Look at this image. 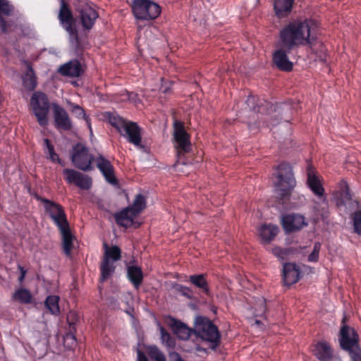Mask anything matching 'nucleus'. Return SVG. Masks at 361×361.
<instances>
[{
	"label": "nucleus",
	"instance_id": "ddd939ff",
	"mask_svg": "<svg viewBox=\"0 0 361 361\" xmlns=\"http://www.w3.org/2000/svg\"><path fill=\"white\" fill-rule=\"evenodd\" d=\"M272 55V61L274 66L280 71L290 72L293 68V63L289 60L288 54L293 50H288L282 46H278Z\"/></svg>",
	"mask_w": 361,
	"mask_h": 361
},
{
	"label": "nucleus",
	"instance_id": "a18cd8bd",
	"mask_svg": "<svg viewBox=\"0 0 361 361\" xmlns=\"http://www.w3.org/2000/svg\"><path fill=\"white\" fill-rule=\"evenodd\" d=\"M258 306L259 310L258 312L255 314V316L262 317L264 316L267 310L265 300L263 299L260 300L259 302L258 303Z\"/></svg>",
	"mask_w": 361,
	"mask_h": 361
},
{
	"label": "nucleus",
	"instance_id": "2f4dec72",
	"mask_svg": "<svg viewBox=\"0 0 361 361\" xmlns=\"http://www.w3.org/2000/svg\"><path fill=\"white\" fill-rule=\"evenodd\" d=\"M13 299L21 303H30L32 300V295L28 290L20 288L13 293Z\"/></svg>",
	"mask_w": 361,
	"mask_h": 361
},
{
	"label": "nucleus",
	"instance_id": "58836bf2",
	"mask_svg": "<svg viewBox=\"0 0 361 361\" xmlns=\"http://www.w3.org/2000/svg\"><path fill=\"white\" fill-rule=\"evenodd\" d=\"M64 178L68 183H75L78 178L80 177L81 173L73 169H66L63 171Z\"/></svg>",
	"mask_w": 361,
	"mask_h": 361
},
{
	"label": "nucleus",
	"instance_id": "72a5a7b5",
	"mask_svg": "<svg viewBox=\"0 0 361 361\" xmlns=\"http://www.w3.org/2000/svg\"><path fill=\"white\" fill-rule=\"evenodd\" d=\"M66 102H67V104L69 106V109L72 112V114H73L77 118H84L86 121L89 128L90 129L91 126H90L89 119L85 113L84 109L80 106H79L78 104H75L68 100H67Z\"/></svg>",
	"mask_w": 361,
	"mask_h": 361
},
{
	"label": "nucleus",
	"instance_id": "393cba45",
	"mask_svg": "<svg viewBox=\"0 0 361 361\" xmlns=\"http://www.w3.org/2000/svg\"><path fill=\"white\" fill-rule=\"evenodd\" d=\"M279 227L271 224H264L259 229L261 240L264 243H269L272 241L279 233Z\"/></svg>",
	"mask_w": 361,
	"mask_h": 361
},
{
	"label": "nucleus",
	"instance_id": "c03bdc74",
	"mask_svg": "<svg viewBox=\"0 0 361 361\" xmlns=\"http://www.w3.org/2000/svg\"><path fill=\"white\" fill-rule=\"evenodd\" d=\"M273 254L279 258L283 259L284 257L288 254L287 250L280 247H275L272 250Z\"/></svg>",
	"mask_w": 361,
	"mask_h": 361
},
{
	"label": "nucleus",
	"instance_id": "9b49d317",
	"mask_svg": "<svg viewBox=\"0 0 361 361\" xmlns=\"http://www.w3.org/2000/svg\"><path fill=\"white\" fill-rule=\"evenodd\" d=\"M93 159V156L84 145L78 143L73 147L71 161L78 169L85 171L91 170Z\"/></svg>",
	"mask_w": 361,
	"mask_h": 361
},
{
	"label": "nucleus",
	"instance_id": "4be33fe9",
	"mask_svg": "<svg viewBox=\"0 0 361 361\" xmlns=\"http://www.w3.org/2000/svg\"><path fill=\"white\" fill-rule=\"evenodd\" d=\"M98 17L97 11L88 5H85L80 10V20L83 28L90 30L92 28Z\"/></svg>",
	"mask_w": 361,
	"mask_h": 361
},
{
	"label": "nucleus",
	"instance_id": "09e8293b",
	"mask_svg": "<svg viewBox=\"0 0 361 361\" xmlns=\"http://www.w3.org/2000/svg\"><path fill=\"white\" fill-rule=\"evenodd\" d=\"M19 269L20 270V273H21L20 276L19 278V281L21 282V281H23V280L25 278L26 271L24 270L23 267H22L21 266H19Z\"/></svg>",
	"mask_w": 361,
	"mask_h": 361
},
{
	"label": "nucleus",
	"instance_id": "ea45409f",
	"mask_svg": "<svg viewBox=\"0 0 361 361\" xmlns=\"http://www.w3.org/2000/svg\"><path fill=\"white\" fill-rule=\"evenodd\" d=\"M44 143L47 148L50 159L52 161H58L59 163H61V160L59 158L57 154L54 152V147L52 145H51L50 141L48 139H44Z\"/></svg>",
	"mask_w": 361,
	"mask_h": 361
},
{
	"label": "nucleus",
	"instance_id": "412c9836",
	"mask_svg": "<svg viewBox=\"0 0 361 361\" xmlns=\"http://www.w3.org/2000/svg\"><path fill=\"white\" fill-rule=\"evenodd\" d=\"M97 166L104 176L106 180L111 184L116 185L117 180L114 175V167L111 162L102 156L96 159Z\"/></svg>",
	"mask_w": 361,
	"mask_h": 361
},
{
	"label": "nucleus",
	"instance_id": "a211bd4d",
	"mask_svg": "<svg viewBox=\"0 0 361 361\" xmlns=\"http://www.w3.org/2000/svg\"><path fill=\"white\" fill-rule=\"evenodd\" d=\"M300 274L301 270L296 264L287 262L283 264L282 278L286 286H290L297 283Z\"/></svg>",
	"mask_w": 361,
	"mask_h": 361
},
{
	"label": "nucleus",
	"instance_id": "c9c22d12",
	"mask_svg": "<svg viewBox=\"0 0 361 361\" xmlns=\"http://www.w3.org/2000/svg\"><path fill=\"white\" fill-rule=\"evenodd\" d=\"M145 207V198L141 195H137L132 206L128 208L131 209L135 213L138 214Z\"/></svg>",
	"mask_w": 361,
	"mask_h": 361
},
{
	"label": "nucleus",
	"instance_id": "79ce46f5",
	"mask_svg": "<svg viewBox=\"0 0 361 361\" xmlns=\"http://www.w3.org/2000/svg\"><path fill=\"white\" fill-rule=\"evenodd\" d=\"M161 84L159 86V92H161L164 94H170L171 92V87L173 84V82L166 80L162 78L161 79Z\"/></svg>",
	"mask_w": 361,
	"mask_h": 361
},
{
	"label": "nucleus",
	"instance_id": "7ed1b4c3",
	"mask_svg": "<svg viewBox=\"0 0 361 361\" xmlns=\"http://www.w3.org/2000/svg\"><path fill=\"white\" fill-rule=\"evenodd\" d=\"M275 177L274 185L278 197L282 201L288 200L296 185L291 166L287 163L279 164Z\"/></svg>",
	"mask_w": 361,
	"mask_h": 361
},
{
	"label": "nucleus",
	"instance_id": "423d86ee",
	"mask_svg": "<svg viewBox=\"0 0 361 361\" xmlns=\"http://www.w3.org/2000/svg\"><path fill=\"white\" fill-rule=\"evenodd\" d=\"M130 7L137 20L148 21L158 16V4L150 0H133Z\"/></svg>",
	"mask_w": 361,
	"mask_h": 361
},
{
	"label": "nucleus",
	"instance_id": "c756f323",
	"mask_svg": "<svg viewBox=\"0 0 361 361\" xmlns=\"http://www.w3.org/2000/svg\"><path fill=\"white\" fill-rule=\"evenodd\" d=\"M24 63L26 66L27 71L23 78V84L26 88L30 90H32L37 86L36 76L31 64L27 61H24Z\"/></svg>",
	"mask_w": 361,
	"mask_h": 361
},
{
	"label": "nucleus",
	"instance_id": "de8ad7c7",
	"mask_svg": "<svg viewBox=\"0 0 361 361\" xmlns=\"http://www.w3.org/2000/svg\"><path fill=\"white\" fill-rule=\"evenodd\" d=\"M247 102V105H248L251 109H252V110H253V111H259V109H257L255 106H254V105H252V106H251V104H255V97H253V96H250V97L247 98V102Z\"/></svg>",
	"mask_w": 361,
	"mask_h": 361
},
{
	"label": "nucleus",
	"instance_id": "a19ab883",
	"mask_svg": "<svg viewBox=\"0 0 361 361\" xmlns=\"http://www.w3.org/2000/svg\"><path fill=\"white\" fill-rule=\"evenodd\" d=\"M321 249V244L315 243L312 252L308 255V261L310 262H316L319 259V253Z\"/></svg>",
	"mask_w": 361,
	"mask_h": 361
},
{
	"label": "nucleus",
	"instance_id": "cd10ccee",
	"mask_svg": "<svg viewBox=\"0 0 361 361\" xmlns=\"http://www.w3.org/2000/svg\"><path fill=\"white\" fill-rule=\"evenodd\" d=\"M128 279L133 286L138 288L143 280V274L140 267L137 266H129L127 269Z\"/></svg>",
	"mask_w": 361,
	"mask_h": 361
},
{
	"label": "nucleus",
	"instance_id": "2eb2a0df",
	"mask_svg": "<svg viewBox=\"0 0 361 361\" xmlns=\"http://www.w3.org/2000/svg\"><path fill=\"white\" fill-rule=\"evenodd\" d=\"M307 185L315 196L324 201L326 200L325 190L320 178L317 176L311 166L307 170Z\"/></svg>",
	"mask_w": 361,
	"mask_h": 361
},
{
	"label": "nucleus",
	"instance_id": "603ef678",
	"mask_svg": "<svg viewBox=\"0 0 361 361\" xmlns=\"http://www.w3.org/2000/svg\"><path fill=\"white\" fill-rule=\"evenodd\" d=\"M161 7L159 6V15L161 14Z\"/></svg>",
	"mask_w": 361,
	"mask_h": 361
},
{
	"label": "nucleus",
	"instance_id": "f03ea898",
	"mask_svg": "<svg viewBox=\"0 0 361 361\" xmlns=\"http://www.w3.org/2000/svg\"><path fill=\"white\" fill-rule=\"evenodd\" d=\"M338 337L341 349L348 353L351 360L361 361L359 334L353 327L345 324V317L342 319Z\"/></svg>",
	"mask_w": 361,
	"mask_h": 361
},
{
	"label": "nucleus",
	"instance_id": "7c9ffc66",
	"mask_svg": "<svg viewBox=\"0 0 361 361\" xmlns=\"http://www.w3.org/2000/svg\"><path fill=\"white\" fill-rule=\"evenodd\" d=\"M190 282L202 291L209 295V288L204 274H195L190 276Z\"/></svg>",
	"mask_w": 361,
	"mask_h": 361
},
{
	"label": "nucleus",
	"instance_id": "6ab92c4d",
	"mask_svg": "<svg viewBox=\"0 0 361 361\" xmlns=\"http://www.w3.org/2000/svg\"><path fill=\"white\" fill-rule=\"evenodd\" d=\"M55 126L59 130H69L72 123L68 113L58 104H53Z\"/></svg>",
	"mask_w": 361,
	"mask_h": 361
},
{
	"label": "nucleus",
	"instance_id": "8fccbe9b",
	"mask_svg": "<svg viewBox=\"0 0 361 361\" xmlns=\"http://www.w3.org/2000/svg\"><path fill=\"white\" fill-rule=\"evenodd\" d=\"M159 361H166L164 354L161 352H159Z\"/></svg>",
	"mask_w": 361,
	"mask_h": 361
},
{
	"label": "nucleus",
	"instance_id": "5701e85b",
	"mask_svg": "<svg viewBox=\"0 0 361 361\" xmlns=\"http://www.w3.org/2000/svg\"><path fill=\"white\" fill-rule=\"evenodd\" d=\"M83 72L81 63L78 60L70 61L59 68V73L63 75L76 78Z\"/></svg>",
	"mask_w": 361,
	"mask_h": 361
},
{
	"label": "nucleus",
	"instance_id": "c85d7f7f",
	"mask_svg": "<svg viewBox=\"0 0 361 361\" xmlns=\"http://www.w3.org/2000/svg\"><path fill=\"white\" fill-rule=\"evenodd\" d=\"M62 235L63 249L65 254L69 256L73 248V236L71 233L68 225L59 228Z\"/></svg>",
	"mask_w": 361,
	"mask_h": 361
},
{
	"label": "nucleus",
	"instance_id": "f257e3e1",
	"mask_svg": "<svg viewBox=\"0 0 361 361\" xmlns=\"http://www.w3.org/2000/svg\"><path fill=\"white\" fill-rule=\"evenodd\" d=\"M316 22L310 18L295 19L283 26L279 35L278 46L294 50L300 46L312 47L317 39Z\"/></svg>",
	"mask_w": 361,
	"mask_h": 361
},
{
	"label": "nucleus",
	"instance_id": "f3484780",
	"mask_svg": "<svg viewBox=\"0 0 361 361\" xmlns=\"http://www.w3.org/2000/svg\"><path fill=\"white\" fill-rule=\"evenodd\" d=\"M120 134L125 137L128 141L135 146L141 144V131L140 127L135 122L128 121L121 131Z\"/></svg>",
	"mask_w": 361,
	"mask_h": 361
},
{
	"label": "nucleus",
	"instance_id": "4c0bfd02",
	"mask_svg": "<svg viewBox=\"0 0 361 361\" xmlns=\"http://www.w3.org/2000/svg\"><path fill=\"white\" fill-rule=\"evenodd\" d=\"M74 184L81 189L88 190L91 187L92 180L87 176L80 173Z\"/></svg>",
	"mask_w": 361,
	"mask_h": 361
},
{
	"label": "nucleus",
	"instance_id": "4468645a",
	"mask_svg": "<svg viewBox=\"0 0 361 361\" xmlns=\"http://www.w3.org/2000/svg\"><path fill=\"white\" fill-rule=\"evenodd\" d=\"M312 354L319 361H334L336 358L332 345L324 340L319 341L314 345Z\"/></svg>",
	"mask_w": 361,
	"mask_h": 361
},
{
	"label": "nucleus",
	"instance_id": "6e6552de",
	"mask_svg": "<svg viewBox=\"0 0 361 361\" xmlns=\"http://www.w3.org/2000/svg\"><path fill=\"white\" fill-rule=\"evenodd\" d=\"M104 255L101 264V281H106L114 272L115 269L114 262L121 258V249L116 245L109 247L104 243Z\"/></svg>",
	"mask_w": 361,
	"mask_h": 361
},
{
	"label": "nucleus",
	"instance_id": "b1692460",
	"mask_svg": "<svg viewBox=\"0 0 361 361\" xmlns=\"http://www.w3.org/2000/svg\"><path fill=\"white\" fill-rule=\"evenodd\" d=\"M137 215V214L135 213L131 209L127 207L122 210L120 213L116 214V220L118 224L124 227H130L132 226L137 227L138 226L134 221Z\"/></svg>",
	"mask_w": 361,
	"mask_h": 361
},
{
	"label": "nucleus",
	"instance_id": "f704fd0d",
	"mask_svg": "<svg viewBox=\"0 0 361 361\" xmlns=\"http://www.w3.org/2000/svg\"><path fill=\"white\" fill-rule=\"evenodd\" d=\"M159 333L161 334V339L163 344H165L169 348H173L176 345L175 338L169 334L164 327L159 325Z\"/></svg>",
	"mask_w": 361,
	"mask_h": 361
},
{
	"label": "nucleus",
	"instance_id": "3c124183",
	"mask_svg": "<svg viewBox=\"0 0 361 361\" xmlns=\"http://www.w3.org/2000/svg\"><path fill=\"white\" fill-rule=\"evenodd\" d=\"M255 323H256L257 324H258V325H259V324H261V322H260V321H259V320H256V321H255Z\"/></svg>",
	"mask_w": 361,
	"mask_h": 361
},
{
	"label": "nucleus",
	"instance_id": "0eeeda50",
	"mask_svg": "<svg viewBox=\"0 0 361 361\" xmlns=\"http://www.w3.org/2000/svg\"><path fill=\"white\" fill-rule=\"evenodd\" d=\"M58 18L62 27L68 33L70 38L78 43V34L76 20L69 6L65 0H61Z\"/></svg>",
	"mask_w": 361,
	"mask_h": 361
},
{
	"label": "nucleus",
	"instance_id": "bb28decb",
	"mask_svg": "<svg viewBox=\"0 0 361 361\" xmlns=\"http://www.w3.org/2000/svg\"><path fill=\"white\" fill-rule=\"evenodd\" d=\"M294 0H275L274 8L279 18L288 16L291 12Z\"/></svg>",
	"mask_w": 361,
	"mask_h": 361
},
{
	"label": "nucleus",
	"instance_id": "39448f33",
	"mask_svg": "<svg viewBox=\"0 0 361 361\" xmlns=\"http://www.w3.org/2000/svg\"><path fill=\"white\" fill-rule=\"evenodd\" d=\"M194 334L211 343V348L215 350L221 343V334L218 327L208 318L199 316L195 319Z\"/></svg>",
	"mask_w": 361,
	"mask_h": 361
},
{
	"label": "nucleus",
	"instance_id": "e433bc0d",
	"mask_svg": "<svg viewBox=\"0 0 361 361\" xmlns=\"http://www.w3.org/2000/svg\"><path fill=\"white\" fill-rule=\"evenodd\" d=\"M110 123L114 126L119 133L122 130L128 121L123 119L121 117L116 115H110L109 117Z\"/></svg>",
	"mask_w": 361,
	"mask_h": 361
},
{
	"label": "nucleus",
	"instance_id": "20e7f679",
	"mask_svg": "<svg viewBox=\"0 0 361 361\" xmlns=\"http://www.w3.org/2000/svg\"><path fill=\"white\" fill-rule=\"evenodd\" d=\"M336 204L338 207L355 209L350 217L353 221L354 232L361 236V206L358 201L353 200L349 186L346 181L341 183V190L336 193Z\"/></svg>",
	"mask_w": 361,
	"mask_h": 361
},
{
	"label": "nucleus",
	"instance_id": "f8f14e48",
	"mask_svg": "<svg viewBox=\"0 0 361 361\" xmlns=\"http://www.w3.org/2000/svg\"><path fill=\"white\" fill-rule=\"evenodd\" d=\"M40 200L44 203L45 212L49 215L59 228L68 225L63 207L59 204L44 198H40Z\"/></svg>",
	"mask_w": 361,
	"mask_h": 361
},
{
	"label": "nucleus",
	"instance_id": "9d476101",
	"mask_svg": "<svg viewBox=\"0 0 361 361\" xmlns=\"http://www.w3.org/2000/svg\"><path fill=\"white\" fill-rule=\"evenodd\" d=\"M174 146L179 155H185L192 150L190 135L186 131L184 123L175 121L173 123Z\"/></svg>",
	"mask_w": 361,
	"mask_h": 361
},
{
	"label": "nucleus",
	"instance_id": "473e14b6",
	"mask_svg": "<svg viewBox=\"0 0 361 361\" xmlns=\"http://www.w3.org/2000/svg\"><path fill=\"white\" fill-rule=\"evenodd\" d=\"M59 298L56 295L48 296L45 300V306L50 313L57 314L59 313Z\"/></svg>",
	"mask_w": 361,
	"mask_h": 361
},
{
	"label": "nucleus",
	"instance_id": "dca6fc26",
	"mask_svg": "<svg viewBox=\"0 0 361 361\" xmlns=\"http://www.w3.org/2000/svg\"><path fill=\"white\" fill-rule=\"evenodd\" d=\"M307 225L305 217L300 214H290L282 218V226L287 233L299 231Z\"/></svg>",
	"mask_w": 361,
	"mask_h": 361
},
{
	"label": "nucleus",
	"instance_id": "a878e982",
	"mask_svg": "<svg viewBox=\"0 0 361 361\" xmlns=\"http://www.w3.org/2000/svg\"><path fill=\"white\" fill-rule=\"evenodd\" d=\"M147 354L151 358L158 361V350L156 346L146 345L139 343L137 348V361H148L145 354Z\"/></svg>",
	"mask_w": 361,
	"mask_h": 361
},
{
	"label": "nucleus",
	"instance_id": "49530a36",
	"mask_svg": "<svg viewBox=\"0 0 361 361\" xmlns=\"http://www.w3.org/2000/svg\"><path fill=\"white\" fill-rule=\"evenodd\" d=\"M65 343H68L70 347H72L76 344V340L73 334H67L64 338Z\"/></svg>",
	"mask_w": 361,
	"mask_h": 361
},
{
	"label": "nucleus",
	"instance_id": "37998d69",
	"mask_svg": "<svg viewBox=\"0 0 361 361\" xmlns=\"http://www.w3.org/2000/svg\"><path fill=\"white\" fill-rule=\"evenodd\" d=\"M12 11L13 7L6 0H0V13L8 16Z\"/></svg>",
	"mask_w": 361,
	"mask_h": 361
},
{
	"label": "nucleus",
	"instance_id": "aec40b11",
	"mask_svg": "<svg viewBox=\"0 0 361 361\" xmlns=\"http://www.w3.org/2000/svg\"><path fill=\"white\" fill-rule=\"evenodd\" d=\"M168 325L173 333L180 340H188L192 334H194V329L176 319L169 318Z\"/></svg>",
	"mask_w": 361,
	"mask_h": 361
},
{
	"label": "nucleus",
	"instance_id": "1a4fd4ad",
	"mask_svg": "<svg viewBox=\"0 0 361 361\" xmlns=\"http://www.w3.org/2000/svg\"><path fill=\"white\" fill-rule=\"evenodd\" d=\"M30 106L39 125L46 126L49 111V103L47 95L42 92H35L30 99Z\"/></svg>",
	"mask_w": 361,
	"mask_h": 361
}]
</instances>
